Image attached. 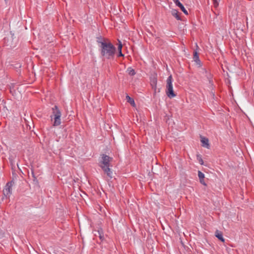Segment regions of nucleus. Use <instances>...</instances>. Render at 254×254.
<instances>
[{
	"label": "nucleus",
	"instance_id": "11",
	"mask_svg": "<svg viewBox=\"0 0 254 254\" xmlns=\"http://www.w3.org/2000/svg\"><path fill=\"white\" fill-rule=\"evenodd\" d=\"M215 235L220 241L222 242H224L225 240L223 237V234L222 232L219 231L218 230H216Z\"/></svg>",
	"mask_w": 254,
	"mask_h": 254
},
{
	"label": "nucleus",
	"instance_id": "6",
	"mask_svg": "<svg viewBox=\"0 0 254 254\" xmlns=\"http://www.w3.org/2000/svg\"><path fill=\"white\" fill-rule=\"evenodd\" d=\"M173 2L177 6L179 7L181 10L186 15L188 14L187 10L186 9L184 5L180 2L179 0H173Z\"/></svg>",
	"mask_w": 254,
	"mask_h": 254
},
{
	"label": "nucleus",
	"instance_id": "22",
	"mask_svg": "<svg viewBox=\"0 0 254 254\" xmlns=\"http://www.w3.org/2000/svg\"><path fill=\"white\" fill-rule=\"evenodd\" d=\"M196 62V63L198 64L199 66H201V62L200 61V62H199L198 61H195Z\"/></svg>",
	"mask_w": 254,
	"mask_h": 254
},
{
	"label": "nucleus",
	"instance_id": "8",
	"mask_svg": "<svg viewBox=\"0 0 254 254\" xmlns=\"http://www.w3.org/2000/svg\"><path fill=\"white\" fill-rule=\"evenodd\" d=\"M198 176L199 179L200 183L206 186V184H205L204 179V175L203 173H202L201 171H198Z\"/></svg>",
	"mask_w": 254,
	"mask_h": 254
},
{
	"label": "nucleus",
	"instance_id": "23",
	"mask_svg": "<svg viewBox=\"0 0 254 254\" xmlns=\"http://www.w3.org/2000/svg\"><path fill=\"white\" fill-rule=\"evenodd\" d=\"M32 174L33 177L34 178V179H35V177L34 176L33 172H32Z\"/></svg>",
	"mask_w": 254,
	"mask_h": 254
},
{
	"label": "nucleus",
	"instance_id": "14",
	"mask_svg": "<svg viewBox=\"0 0 254 254\" xmlns=\"http://www.w3.org/2000/svg\"><path fill=\"white\" fill-rule=\"evenodd\" d=\"M193 58V60L194 61H198L199 62H200V60L199 59L198 55L196 52H194Z\"/></svg>",
	"mask_w": 254,
	"mask_h": 254
},
{
	"label": "nucleus",
	"instance_id": "20",
	"mask_svg": "<svg viewBox=\"0 0 254 254\" xmlns=\"http://www.w3.org/2000/svg\"><path fill=\"white\" fill-rule=\"evenodd\" d=\"M213 3H214V6L215 7L217 6L218 5V0H213Z\"/></svg>",
	"mask_w": 254,
	"mask_h": 254
},
{
	"label": "nucleus",
	"instance_id": "21",
	"mask_svg": "<svg viewBox=\"0 0 254 254\" xmlns=\"http://www.w3.org/2000/svg\"><path fill=\"white\" fill-rule=\"evenodd\" d=\"M124 55L123 54L122 51L119 52L118 57H124Z\"/></svg>",
	"mask_w": 254,
	"mask_h": 254
},
{
	"label": "nucleus",
	"instance_id": "17",
	"mask_svg": "<svg viewBox=\"0 0 254 254\" xmlns=\"http://www.w3.org/2000/svg\"><path fill=\"white\" fill-rule=\"evenodd\" d=\"M119 42V44L118 47V50L119 52H120V51H122L123 46H122L121 42L120 41Z\"/></svg>",
	"mask_w": 254,
	"mask_h": 254
},
{
	"label": "nucleus",
	"instance_id": "4",
	"mask_svg": "<svg viewBox=\"0 0 254 254\" xmlns=\"http://www.w3.org/2000/svg\"><path fill=\"white\" fill-rule=\"evenodd\" d=\"M14 184L13 181L8 182L6 183L4 190H3V194L5 196H9L12 193V187Z\"/></svg>",
	"mask_w": 254,
	"mask_h": 254
},
{
	"label": "nucleus",
	"instance_id": "2",
	"mask_svg": "<svg viewBox=\"0 0 254 254\" xmlns=\"http://www.w3.org/2000/svg\"><path fill=\"white\" fill-rule=\"evenodd\" d=\"M102 159L100 161V166L104 171V172L107 174V177L109 179H111L113 178L112 172L110 168V162L112 161L113 158L109 157L106 154H102Z\"/></svg>",
	"mask_w": 254,
	"mask_h": 254
},
{
	"label": "nucleus",
	"instance_id": "7",
	"mask_svg": "<svg viewBox=\"0 0 254 254\" xmlns=\"http://www.w3.org/2000/svg\"><path fill=\"white\" fill-rule=\"evenodd\" d=\"M201 142L202 143V146L203 147H206L208 149L210 147V145L209 144V140L207 138H206L205 137L201 136Z\"/></svg>",
	"mask_w": 254,
	"mask_h": 254
},
{
	"label": "nucleus",
	"instance_id": "19",
	"mask_svg": "<svg viewBox=\"0 0 254 254\" xmlns=\"http://www.w3.org/2000/svg\"><path fill=\"white\" fill-rule=\"evenodd\" d=\"M151 85H154L155 86L157 84V79L156 78H153L151 81Z\"/></svg>",
	"mask_w": 254,
	"mask_h": 254
},
{
	"label": "nucleus",
	"instance_id": "15",
	"mask_svg": "<svg viewBox=\"0 0 254 254\" xmlns=\"http://www.w3.org/2000/svg\"><path fill=\"white\" fill-rule=\"evenodd\" d=\"M9 160L10 162V163L12 166H14L15 165V162L14 161V157L12 156H11L9 158Z\"/></svg>",
	"mask_w": 254,
	"mask_h": 254
},
{
	"label": "nucleus",
	"instance_id": "12",
	"mask_svg": "<svg viewBox=\"0 0 254 254\" xmlns=\"http://www.w3.org/2000/svg\"><path fill=\"white\" fill-rule=\"evenodd\" d=\"M126 99L127 102L129 103L132 106H135V104L133 98L130 97L128 95H127L126 96Z\"/></svg>",
	"mask_w": 254,
	"mask_h": 254
},
{
	"label": "nucleus",
	"instance_id": "3",
	"mask_svg": "<svg viewBox=\"0 0 254 254\" xmlns=\"http://www.w3.org/2000/svg\"><path fill=\"white\" fill-rule=\"evenodd\" d=\"M166 90V93L167 96L170 98H172L176 96V94L173 91V77L172 75H170L167 79Z\"/></svg>",
	"mask_w": 254,
	"mask_h": 254
},
{
	"label": "nucleus",
	"instance_id": "13",
	"mask_svg": "<svg viewBox=\"0 0 254 254\" xmlns=\"http://www.w3.org/2000/svg\"><path fill=\"white\" fill-rule=\"evenodd\" d=\"M127 71L128 72V74L131 76H133V75H135V70L130 67H128L127 69Z\"/></svg>",
	"mask_w": 254,
	"mask_h": 254
},
{
	"label": "nucleus",
	"instance_id": "10",
	"mask_svg": "<svg viewBox=\"0 0 254 254\" xmlns=\"http://www.w3.org/2000/svg\"><path fill=\"white\" fill-rule=\"evenodd\" d=\"M172 15L174 16L177 20H181V16H180L179 12L176 9H173L171 11Z\"/></svg>",
	"mask_w": 254,
	"mask_h": 254
},
{
	"label": "nucleus",
	"instance_id": "1",
	"mask_svg": "<svg viewBox=\"0 0 254 254\" xmlns=\"http://www.w3.org/2000/svg\"><path fill=\"white\" fill-rule=\"evenodd\" d=\"M100 44L101 55L107 59H112L114 58L116 53V48L113 44L108 40L98 41Z\"/></svg>",
	"mask_w": 254,
	"mask_h": 254
},
{
	"label": "nucleus",
	"instance_id": "5",
	"mask_svg": "<svg viewBox=\"0 0 254 254\" xmlns=\"http://www.w3.org/2000/svg\"><path fill=\"white\" fill-rule=\"evenodd\" d=\"M61 112L57 105L52 108V114L50 116L52 121L53 117H61Z\"/></svg>",
	"mask_w": 254,
	"mask_h": 254
},
{
	"label": "nucleus",
	"instance_id": "16",
	"mask_svg": "<svg viewBox=\"0 0 254 254\" xmlns=\"http://www.w3.org/2000/svg\"><path fill=\"white\" fill-rule=\"evenodd\" d=\"M197 159L200 164H201V165L203 164V161L202 159L201 158V157L200 155H197Z\"/></svg>",
	"mask_w": 254,
	"mask_h": 254
},
{
	"label": "nucleus",
	"instance_id": "18",
	"mask_svg": "<svg viewBox=\"0 0 254 254\" xmlns=\"http://www.w3.org/2000/svg\"><path fill=\"white\" fill-rule=\"evenodd\" d=\"M98 233L99 234V237L100 238V239L101 240H103L104 239V235L102 233H101L99 231H98Z\"/></svg>",
	"mask_w": 254,
	"mask_h": 254
},
{
	"label": "nucleus",
	"instance_id": "9",
	"mask_svg": "<svg viewBox=\"0 0 254 254\" xmlns=\"http://www.w3.org/2000/svg\"><path fill=\"white\" fill-rule=\"evenodd\" d=\"M53 120H54V123L53 124V126L54 127L58 126L61 123V117H53Z\"/></svg>",
	"mask_w": 254,
	"mask_h": 254
}]
</instances>
